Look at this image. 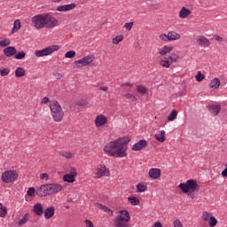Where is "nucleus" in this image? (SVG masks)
<instances>
[{
	"mask_svg": "<svg viewBox=\"0 0 227 227\" xmlns=\"http://www.w3.org/2000/svg\"><path fill=\"white\" fill-rule=\"evenodd\" d=\"M129 137H120L114 142L108 143L104 147V152L110 157H127V150H129Z\"/></svg>",
	"mask_w": 227,
	"mask_h": 227,
	"instance_id": "obj_1",
	"label": "nucleus"
},
{
	"mask_svg": "<svg viewBox=\"0 0 227 227\" xmlns=\"http://www.w3.org/2000/svg\"><path fill=\"white\" fill-rule=\"evenodd\" d=\"M50 109L51 113V116L54 121H62L63 117L65 116V113L63 112V108L61 105L56 100L50 101Z\"/></svg>",
	"mask_w": 227,
	"mask_h": 227,
	"instance_id": "obj_2",
	"label": "nucleus"
},
{
	"mask_svg": "<svg viewBox=\"0 0 227 227\" xmlns=\"http://www.w3.org/2000/svg\"><path fill=\"white\" fill-rule=\"evenodd\" d=\"M178 187L185 194H187V192H190L188 193V196H191L192 199H194V194H192V192H195L196 191H198V189H200L198 182L193 179H189L186 181V183H181Z\"/></svg>",
	"mask_w": 227,
	"mask_h": 227,
	"instance_id": "obj_3",
	"label": "nucleus"
},
{
	"mask_svg": "<svg viewBox=\"0 0 227 227\" xmlns=\"http://www.w3.org/2000/svg\"><path fill=\"white\" fill-rule=\"evenodd\" d=\"M118 215L114 220L115 227H129V221H130V213L127 210L119 211Z\"/></svg>",
	"mask_w": 227,
	"mask_h": 227,
	"instance_id": "obj_4",
	"label": "nucleus"
},
{
	"mask_svg": "<svg viewBox=\"0 0 227 227\" xmlns=\"http://www.w3.org/2000/svg\"><path fill=\"white\" fill-rule=\"evenodd\" d=\"M47 22L45 21V13L37 14L32 18V26L35 27V29H43Z\"/></svg>",
	"mask_w": 227,
	"mask_h": 227,
	"instance_id": "obj_5",
	"label": "nucleus"
},
{
	"mask_svg": "<svg viewBox=\"0 0 227 227\" xmlns=\"http://www.w3.org/2000/svg\"><path fill=\"white\" fill-rule=\"evenodd\" d=\"M55 51H59V45H52L40 51H35V55L36 58H43V56H49L52 54V52H55Z\"/></svg>",
	"mask_w": 227,
	"mask_h": 227,
	"instance_id": "obj_6",
	"label": "nucleus"
},
{
	"mask_svg": "<svg viewBox=\"0 0 227 227\" xmlns=\"http://www.w3.org/2000/svg\"><path fill=\"white\" fill-rule=\"evenodd\" d=\"M18 176L19 175L15 170H8L3 173L2 182H4L5 184H11V182L17 180Z\"/></svg>",
	"mask_w": 227,
	"mask_h": 227,
	"instance_id": "obj_7",
	"label": "nucleus"
},
{
	"mask_svg": "<svg viewBox=\"0 0 227 227\" xmlns=\"http://www.w3.org/2000/svg\"><path fill=\"white\" fill-rule=\"evenodd\" d=\"M95 57L93 55H88L83 57L81 59L76 60L74 63L76 65V68H81L82 67H88L90 63H93Z\"/></svg>",
	"mask_w": 227,
	"mask_h": 227,
	"instance_id": "obj_8",
	"label": "nucleus"
},
{
	"mask_svg": "<svg viewBox=\"0 0 227 227\" xmlns=\"http://www.w3.org/2000/svg\"><path fill=\"white\" fill-rule=\"evenodd\" d=\"M44 20L46 21L45 27L48 29H52V27H56L59 24L57 19L51 15V13H44Z\"/></svg>",
	"mask_w": 227,
	"mask_h": 227,
	"instance_id": "obj_9",
	"label": "nucleus"
},
{
	"mask_svg": "<svg viewBox=\"0 0 227 227\" xmlns=\"http://www.w3.org/2000/svg\"><path fill=\"white\" fill-rule=\"evenodd\" d=\"M49 184H42L39 189L36 190L37 196H40V198H45V196H51V193L49 192Z\"/></svg>",
	"mask_w": 227,
	"mask_h": 227,
	"instance_id": "obj_10",
	"label": "nucleus"
},
{
	"mask_svg": "<svg viewBox=\"0 0 227 227\" xmlns=\"http://www.w3.org/2000/svg\"><path fill=\"white\" fill-rule=\"evenodd\" d=\"M49 187L50 196H52V194H57V192H61L63 190V186L59 184H49Z\"/></svg>",
	"mask_w": 227,
	"mask_h": 227,
	"instance_id": "obj_11",
	"label": "nucleus"
},
{
	"mask_svg": "<svg viewBox=\"0 0 227 227\" xmlns=\"http://www.w3.org/2000/svg\"><path fill=\"white\" fill-rule=\"evenodd\" d=\"M96 175H98V178H101V176H109V169L105 165H101L96 170Z\"/></svg>",
	"mask_w": 227,
	"mask_h": 227,
	"instance_id": "obj_12",
	"label": "nucleus"
},
{
	"mask_svg": "<svg viewBox=\"0 0 227 227\" xmlns=\"http://www.w3.org/2000/svg\"><path fill=\"white\" fill-rule=\"evenodd\" d=\"M106 123H107V117H106V115L100 114L96 117V127H104Z\"/></svg>",
	"mask_w": 227,
	"mask_h": 227,
	"instance_id": "obj_13",
	"label": "nucleus"
},
{
	"mask_svg": "<svg viewBox=\"0 0 227 227\" xmlns=\"http://www.w3.org/2000/svg\"><path fill=\"white\" fill-rule=\"evenodd\" d=\"M147 145H148V142H146V140L145 139L139 140L137 144H135L132 146V150L134 152H139L140 150H143V148H145Z\"/></svg>",
	"mask_w": 227,
	"mask_h": 227,
	"instance_id": "obj_14",
	"label": "nucleus"
},
{
	"mask_svg": "<svg viewBox=\"0 0 227 227\" xmlns=\"http://www.w3.org/2000/svg\"><path fill=\"white\" fill-rule=\"evenodd\" d=\"M207 109L209 113H211L212 116H217L219 113H221V105H209L207 106Z\"/></svg>",
	"mask_w": 227,
	"mask_h": 227,
	"instance_id": "obj_15",
	"label": "nucleus"
},
{
	"mask_svg": "<svg viewBox=\"0 0 227 227\" xmlns=\"http://www.w3.org/2000/svg\"><path fill=\"white\" fill-rule=\"evenodd\" d=\"M4 54L6 58H12V56H15V54H17V49L14 46H8L4 49Z\"/></svg>",
	"mask_w": 227,
	"mask_h": 227,
	"instance_id": "obj_16",
	"label": "nucleus"
},
{
	"mask_svg": "<svg viewBox=\"0 0 227 227\" xmlns=\"http://www.w3.org/2000/svg\"><path fill=\"white\" fill-rule=\"evenodd\" d=\"M197 43H199V45H200V47H209L210 46V41L203 35H200L197 38Z\"/></svg>",
	"mask_w": 227,
	"mask_h": 227,
	"instance_id": "obj_17",
	"label": "nucleus"
},
{
	"mask_svg": "<svg viewBox=\"0 0 227 227\" xmlns=\"http://www.w3.org/2000/svg\"><path fill=\"white\" fill-rule=\"evenodd\" d=\"M76 4H69L65 5H60L57 7V12H70V10H74Z\"/></svg>",
	"mask_w": 227,
	"mask_h": 227,
	"instance_id": "obj_18",
	"label": "nucleus"
},
{
	"mask_svg": "<svg viewBox=\"0 0 227 227\" xmlns=\"http://www.w3.org/2000/svg\"><path fill=\"white\" fill-rule=\"evenodd\" d=\"M150 178H153V180H157L160 178V169L159 168H151L149 170Z\"/></svg>",
	"mask_w": 227,
	"mask_h": 227,
	"instance_id": "obj_19",
	"label": "nucleus"
},
{
	"mask_svg": "<svg viewBox=\"0 0 227 227\" xmlns=\"http://www.w3.org/2000/svg\"><path fill=\"white\" fill-rule=\"evenodd\" d=\"M168 42H173L175 40H180L182 38V35L180 34L175 32V31H169L168 33Z\"/></svg>",
	"mask_w": 227,
	"mask_h": 227,
	"instance_id": "obj_20",
	"label": "nucleus"
},
{
	"mask_svg": "<svg viewBox=\"0 0 227 227\" xmlns=\"http://www.w3.org/2000/svg\"><path fill=\"white\" fill-rule=\"evenodd\" d=\"M34 212L36 215H43V206L40 203L35 204Z\"/></svg>",
	"mask_w": 227,
	"mask_h": 227,
	"instance_id": "obj_21",
	"label": "nucleus"
},
{
	"mask_svg": "<svg viewBox=\"0 0 227 227\" xmlns=\"http://www.w3.org/2000/svg\"><path fill=\"white\" fill-rule=\"evenodd\" d=\"M189 15H191V10H189L185 7H183L181 9V11L179 12V17L181 19H187V17H189Z\"/></svg>",
	"mask_w": 227,
	"mask_h": 227,
	"instance_id": "obj_22",
	"label": "nucleus"
},
{
	"mask_svg": "<svg viewBox=\"0 0 227 227\" xmlns=\"http://www.w3.org/2000/svg\"><path fill=\"white\" fill-rule=\"evenodd\" d=\"M54 215V207H50L44 211L45 219H51Z\"/></svg>",
	"mask_w": 227,
	"mask_h": 227,
	"instance_id": "obj_23",
	"label": "nucleus"
},
{
	"mask_svg": "<svg viewBox=\"0 0 227 227\" xmlns=\"http://www.w3.org/2000/svg\"><path fill=\"white\" fill-rule=\"evenodd\" d=\"M155 139L160 143H164V141H166V131L161 130L160 134H156Z\"/></svg>",
	"mask_w": 227,
	"mask_h": 227,
	"instance_id": "obj_24",
	"label": "nucleus"
},
{
	"mask_svg": "<svg viewBox=\"0 0 227 227\" xmlns=\"http://www.w3.org/2000/svg\"><path fill=\"white\" fill-rule=\"evenodd\" d=\"M173 51V46H164L161 50H160L159 54L160 56H166V54L171 52Z\"/></svg>",
	"mask_w": 227,
	"mask_h": 227,
	"instance_id": "obj_25",
	"label": "nucleus"
},
{
	"mask_svg": "<svg viewBox=\"0 0 227 227\" xmlns=\"http://www.w3.org/2000/svg\"><path fill=\"white\" fill-rule=\"evenodd\" d=\"M219 86H221V81L219 80V78H215L211 81L210 88H212L213 90H217Z\"/></svg>",
	"mask_w": 227,
	"mask_h": 227,
	"instance_id": "obj_26",
	"label": "nucleus"
},
{
	"mask_svg": "<svg viewBox=\"0 0 227 227\" xmlns=\"http://www.w3.org/2000/svg\"><path fill=\"white\" fill-rule=\"evenodd\" d=\"M176 116H178V111L172 110L168 115V121H175V120H176Z\"/></svg>",
	"mask_w": 227,
	"mask_h": 227,
	"instance_id": "obj_27",
	"label": "nucleus"
},
{
	"mask_svg": "<svg viewBox=\"0 0 227 227\" xmlns=\"http://www.w3.org/2000/svg\"><path fill=\"white\" fill-rule=\"evenodd\" d=\"M29 221V214H25L24 216L18 222V226H24Z\"/></svg>",
	"mask_w": 227,
	"mask_h": 227,
	"instance_id": "obj_28",
	"label": "nucleus"
},
{
	"mask_svg": "<svg viewBox=\"0 0 227 227\" xmlns=\"http://www.w3.org/2000/svg\"><path fill=\"white\" fill-rule=\"evenodd\" d=\"M63 180L64 182L73 184V182H75V177L72 174H67L64 176Z\"/></svg>",
	"mask_w": 227,
	"mask_h": 227,
	"instance_id": "obj_29",
	"label": "nucleus"
},
{
	"mask_svg": "<svg viewBox=\"0 0 227 227\" xmlns=\"http://www.w3.org/2000/svg\"><path fill=\"white\" fill-rule=\"evenodd\" d=\"M15 75L16 77H24L26 75V70L23 67H18L15 70Z\"/></svg>",
	"mask_w": 227,
	"mask_h": 227,
	"instance_id": "obj_30",
	"label": "nucleus"
},
{
	"mask_svg": "<svg viewBox=\"0 0 227 227\" xmlns=\"http://www.w3.org/2000/svg\"><path fill=\"white\" fill-rule=\"evenodd\" d=\"M21 27V25H20V20H16L14 21V25H13V27L12 29V33H17V31H19V29H20Z\"/></svg>",
	"mask_w": 227,
	"mask_h": 227,
	"instance_id": "obj_31",
	"label": "nucleus"
},
{
	"mask_svg": "<svg viewBox=\"0 0 227 227\" xmlns=\"http://www.w3.org/2000/svg\"><path fill=\"white\" fill-rule=\"evenodd\" d=\"M59 155H61V157H64L65 159H72V157H74V154H72V153L67 151H59Z\"/></svg>",
	"mask_w": 227,
	"mask_h": 227,
	"instance_id": "obj_32",
	"label": "nucleus"
},
{
	"mask_svg": "<svg viewBox=\"0 0 227 227\" xmlns=\"http://www.w3.org/2000/svg\"><path fill=\"white\" fill-rule=\"evenodd\" d=\"M6 214H8L6 207L3 206V204L0 203V217H6Z\"/></svg>",
	"mask_w": 227,
	"mask_h": 227,
	"instance_id": "obj_33",
	"label": "nucleus"
},
{
	"mask_svg": "<svg viewBox=\"0 0 227 227\" xmlns=\"http://www.w3.org/2000/svg\"><path fill=\"white\" fill-rule=\"evenodd\" d=\"M160 65L164 68H169L171 67V62L169 60L161 59Z\"/></svg>",
	"mask_w": 227,
	"mask_h": 227,
	"instance_id": "obj_34",
	"label": "nucleus"
},
{
	"mask_svg": "<svg viewBox=\"0 0 227 227\" xmlns=\"http://www.w3.org/2000/svg\"><path fill=\"white\" fill-rule=\"evenodd\" d=\"M11 70L10 68H0V75L2 77H6L10 74Z\"/></svg>",
	"mask_w": 227,
	"mask_h": 227,
	"instance_id": "obj_35",
	"label": "nucleus"
},
{
	"mask_svg": "<svg viewBox=\"0 0 227 227\" xmlns=\"http://www.w3.org/2000/svg\"><path fill=\"white\" fill-rule=\"evenodd\" d=\"M137 91L138 93H142V95H145V93H146V91H148V89H146V87H145L143 85H138L137 87Z\"/></svg>",
	"mask_w": 227,
	"mask_h": 227,
	"instance_id": "obj_36",
	"label": "nucleus"
},
{
	"mask_svg": "<svg viewBox=\"0 0 227 227\" xmlns=\"http://www.w3.org/2000/svg\"><path fill=\"white\" fill-rule=\"evenodd\" d=\"M26 58V52L24 51H16L15 59H24Z\"/></svg>",
	"mask_w": 227,
	"mask_h": 227,
	"instance_id": "obj_37",
	"label": "nucleus"
},
{
	"mask_svg": "<svg viewBox=\"0 0 227 227\" xmlns=\"http://www.w3.org/2000/svg\"><path fill=\"white\" fill-rule=\"evenodd\" d=\"M137 189L138 192H145L146 191V185L145 184H138Z\"/></svg>",
	"mask_w": 227,
	"mask_h": 227,
	"instance_id": "obj_38",
	"label": "nucleus"
},
{
	"mask_svg": "<svg viewBox=\"0 0 227 227\" xmlns=\"http://www.w3.org/2000/svg\"><path fill=\"white\" fill-rule=\"evenodd\" d=\"M129 201H130L131 205H139V200L136 197H129L128 198Z\"/></svg>",
	"mask_w": 227,
	"mask_h": 227,
	"instance_id": "obj_39",
	"label": "nucleus"
},
{
	"mask_svg": "<svg viewBox=\"0 0 227 227\" xmlns=\"http://www.w3.org/2000/svg\"><path fill=\"white\" fill-rule=\"evenodd\" d=\"M195 79L198 82H201L205 79V76L203 74L200 73V71L198 72L197 75L195 76Z\"/></svg>",
	"mask_w": 227,
	"mask_h": 227,
	"instance_id": "obj_40",
	"label": "nucleus"
},
{
	"mask_svg": "<svg viewBox=\"0 0 227 227\" xmlns=\"http://www.w3.org/2000/svg\"><path fill=\"white\" fill-rule=\"evenodd\" d=\"M217 224V219H215L214 216H210L209 219V226L210 227H215Z\"/></svg>",
	"mask_w": 227,
	"mask_h": 227,
	"instance_id": "obj_41",
	"label": "nucleus"
},
{
	"mask_svg": "<svg viewBox=\"0 0 227 227\" xmlns=\"http://www.w3.org/2000/svg\"><path fill=\"white\" fill-rule=\"evenodd\" d=\"M121 40H123V35H117L113 39V43H114L115 45H118V43L121 42Z\"/></svg>",
	"mask_w": 227,
	"mask_h": 227,
	"instance_id": "obj_42",
	"label": "nucleus"
},
{
	"mask_svg": "<svg viewBox=\"0 0 227 227\" xmlns=\"http://www.w3.org/2000/svg\"><path fill=\"white\" fill-rule=\"evenodd\" d=\"M27 194L30 197L35 196V194H36V189H35L34 187H30L27 192Z\"/></svg>",
	"mask_w": 227,
	"mask_h": 227,
	"instance_id": "obj_43",
	"label": "nucleus"
},
{
	"mask_svg": "<svg viewBox=\"0 0 227 227\" xmlns=\"http://www.w3.org/2000/svg\"><path fill=\"white\" fill-rule=\"evenodd\" d=\"M169 59H170V63H176L179 59V57L178 55L173 53L170 57H169Z\"/></svg>",
	"mask_w": 227,
	"mask_h": 227,
	"instance_id": "obj_44",
	"label": "nucleus"
},
{
	"mask_svg": "<svg viewBox=\"0 0 227 227\" xmlns=\"http://www.w3.org/2000/svg\"><path fill=\"white\" fill-rule=\"evenodd\" d=\"M124 97L126 98H128L129 100H133V102H136V100H137V98L134 95H132L131 93H127L124 95Z\"/></svg>",
	"mask_w": 227,
	"mask_h": 227,
	"instance_id": "obj_45",
	"label": "nucleus"
},
{
	"mask_svg": "<svg viewBox=\"0 0 227 227\" xmlns=\"http://www.w3.org/2000/svg\"><path fill=\"white\" fill-rule=\"evenodd\" d=\"M8 45H10V39L0 41V47H8Z\"/></svg>",
	"mask_w": 227,
	"mask_h": 227,
	"instance_id": "obj_46",
	"label": "nucleus"
},
{
	"mask_svg": "<svg viewBox=\"0 0 227 227\" xmlns=\"http://www.w3.org/2000/svg\"><path fill=\"white\" fill-rule=\"evenodd\" d=\"M74 56H75V51H69L65 54V58H67V59L74 58Z\"/></svg>",
	"mask_w": 227,
	"mask_h": 227,
	"instance_id": "obj_47",
	"label": "nucleus"
},
{
	"mask_svg": "<svg viewBox=\"0 0 227 227\" xmlns=\"http://www.w3.org/2000/svg\"><path fill=\"white\" fill-rule=\"evenodd\" d=\"M210 217H212V214H210L208 212H204L202 215V219L204 221H208L210 219Z\"/></svg>",
	"mask_w": 227,
	"mask_h": 227,
	"instance_id": "obj_48",
	"label": "nucleus"
},
{
	"mask_svg": "<svg viewBox=\"0 0 227 227\" xmlns=\"http://www.w3.org/2000/svg\"><path fill=\"white\" fill-rule=\"evenodd\" d=\"M160 40H163V42H169V37H168V34L166 35V34H161L160 35Z\"/></svg>",
	"mask_w": 227,
	"mask_h": 227,
	"instance_id": "obj_49",
	"label": "nucleus"
},
{
	"mask_svg": "<svg viewBox=\"0 0 227 227\" xmlns=\"http://www.w3.org/2000/svg\"><path fill=\"white\" fill-rule=\"evenodd\" d=\"M134 26V22H129L125 23L124 27L128 30L130 31L132 29V27Z\"/></svg>",
	"mask_w": 227,
	"mask_h": 227,
	"instance_id": "obj_50",
	"label": "nucleus"
},
{
	"mask_svg": "<svg viewBox=\"0 0 227 227\" xmlns=\"http://www.w3.org/2000/svg\"><path fill=\"white\" fill-rule=\"evenodd\" d=\"M98 208H100L101 210H103L104 212H108V210L110 209L109 207L102 205V204H98Z\"/></svg>",
	"mask_w": 227,
	"mask_h": 227,
	"instance_id": "obj_51",
	"label": "nucleus"
},
{
	"mask_svg": "<svg viewBox=\"0 0 227 227\" xmlns=\"http://www.w3.org/2000/svg\"><path fill=\"white\" fill-rule=\"evenodd\" d=\"M173 224H174V227H184L180 220H175Z\"/></svg>",
	"mask_w": 227,
	"mask_h": 227,
	"instance_id": "obj_52",
	"label": "nucleus"
},
{
	"mask_svg": "<svg viewBox=\"0 0 227 227\" xmlns=\"http://www.w3.org/2000/svg\"><path fill=\"white\" fill-rule=\"evenodd\" d=\"M40 178H41V180H49V174L43 173V174H41Z\"/></svg>",
	"mask_w": 227,
	"mask_h": 227,
	"instance_id": "obj_53",
	"label": "nucleus"
},
{
	"mask_svg": "<svg viewBox=\"0 0 227 227\" xmlns=\"http://www.w3.org/2000/svg\"><path fill=\"white\" fill-rule=\"evenodd\" d=\"M85 224L87 227H94L93 223L90 220H85Z\"/></svg>",
	"mask_w": 227,
	"mask_h": 227,
	"instance_id": "obj_54",
	"label": "nucleus"
},
{
	"mask_svg": "<svg viewBox=\"0 0 227 227\" xmlns=\"http://www.w3.org/2000/svg\"><path fill=\"white\" fill-rule=\"evenodd\" d=\"M70 175H73V176H77V170L74 168H71Z\"/></svg>",
	"mask_w": 227,
	"mask_h": 227,
	"instance_id": "obj_55",
	"label": "nucleus"
},
{
	"mask_svg": "<svg viewBox=\"0 0 227 227\" xmlns=\"http://www.w3.org/2000/svg\"><path fill=\"white\" fill-rule=\"evenodd\" d=\"M88 105V101H80L77 103V106H84Z\"/></svg>",
	"mask_w": 227,
	"mask_h": 227,
	"instance_id": "obj_56",
	"label": "nucleus"
},
{
	"mask_svg": "<svg viewBox=\"0 0 227 227\" xmlns=\"http://www.w3.org/2000/svg\"><path fill=\"white\" fill-rule=\"evenodd\" d=\"M49 102H50V99L47 97H44L42 100V104H49Z\"/></svg>",
	"mask_w": 227,
	"mask_h": 227,
	"instance_id": "obj_57",
	"label": "nucleus"
},
{
	"mask_svg": "<svg viewBox=\"0 0 227 227\" xmlns=\"http://www.w3.org/2000/svg\"><path fill=\"white\" fill-rule=\"evenodd\" d=\"M153 227H162V223H160V222H156Z\"/></svg>",
	"mask_w": 227,
	"mask_h": 227,
	"instance_id": "obj_58",
	"label": "nucleus"
},
{
	"mask_svg": "<svg viewBox=\"0 0 227 227\" xmlns=\"http://www.w3.org/2000/svg\"><path fill=\"white\" fill-rule=\"evenodd\" d=\"M215 39L217 41V42H223V37L219 36V35H215Z\"/></svg>",
	"mask_w": 227,
	"mask_h": 227,
	"instance_id": "obj_59",
	"label": "nucleus"
},
{
	"mask_svg": "<svg viewBox=\"0 0 227 227\" xmlns=\"http://www.w3.org/2000/svg\"><path fill=\"white\" fill-rule=\"evenodd\" d=\"M54 76L56 77V79H61V74L59 73H56Z\"/></svg>",
	"mask_w": 227,
	"mask_h": 227,
	"instance_id": "obj_60",
	"label": "nucleus"
},
{
	"mask_svg": "<svg viewBox=\"0 0 227 227\" xmlns=\"http://www.w3.org/2000/svg\"><path fill=\"white\" fill-rule=\"evenodd\" d=\"M121 86H130V88H132L134 85L132 83L126 82V83H122Z\"/></svg>",
	"mask_w": 227,
	"mask_h": 227,
	"instance_id": "obj_61",
	"label": "nucleus"
},
{
	"mask_svg": "<svg viewBox=\"0 0 227 227\" xmlns=\"http://www.w3.org/2000/svg\"><path fill=\"white\" fill-rule=\"evenodd\" d=\"M101 91H107V90H109V88L107 87H100L99 89Z\"/></svg>",
	"mask_w": 227,
	"mask_h": 227,
	"instance_id": "obj_62",
	"label": "nucleus"
},
{
	"mask_svg": "<svg viewBox=\"0 0 227 227\" xmlns=\"http://www.w3.org/2000/svg\"><path fill=\"white\" fill-rule=\"evenodd\" d=\"M108 215H110L111 216H113L114 215V212H113V210H111V208L110 209H108V212H106Z\"/></svg>",
	"mask_w": 227,
	"mask_h": 227,
	"instance_id": "obj_63",
	"label": "nucleus"
},
{
	"mask_svg": "<svg viewBox=\"0 0 227 227\" xmlns=\"http://www.w3.org/2000/svg\"><path fill=\"white\" fill-rule=\"evenodd\" d=\"M52 3H61L62 0H51Z\"/></svg>",
	"mask_w": 227,
	"mask_h": 227,
	"instance_id": "obj_64",
	"label": "nucleus"
}]
</instances>
